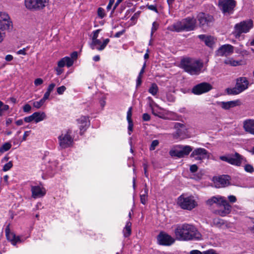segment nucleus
Wrapping results in <instances>:
<instances>
[{"mask_svg":"<svg viewBox=\"0 0 254 254\" xmlns=\"http://www.w3.org/2000/svg\"><path fill=\"white\" fill-rule=\"evenodd\" d=\"M174 233L176 239L186 241L193 239H199L200 234L192 225L185 223L175 226Z\"/></svg>","mask_w":254,"mask_h":254,"instance_id":"obj_1","label":"nucleus"},{"mask_svg":"<svg viewBox=\"0 0 254 254\" xmlns=\"http://www.w3.org/2000/svg\"><path fill=\"white\" fill-rule=\"evenodd\" d=\"M202 65L198 61L190 58L183 59L180 63V67L191 75L198 74Z\"/></svg>","mask_w":254,"mask_h":254,"instance_id":"obj_2","label":"nucleus"},{"mask_svg":"<svg viewBox=\"0 0 254 254\" xmlns=\"http://www.w3.org/2000/svg\"><path fill=\"white\" fill-rule=\"evenodd\" d=\"M196 20L194 18L188 17L174 24L173 30L179 32L182 31L193 30L195 27Z\"/></svg>","mask_w":254,"mask_h":254,"instance_id":"obj_3","label":"nucleus"},{"mask_svg":"<svg viewBox=\"0 0 254 254\" xmlns=\"http://www.w3.org/2000/svg\"><path fill=\"white\" fill-rule=\"evenodd\" d=\"M253 26V21L251 19L241 21L235 25L233 34L236 38H239L242 33H248Z\"/></svg>","mask_w":254,"mask_h":254,"instance_id":"obj_4","label":"nucleus"},{"mask_svg":"<svg viewBox=\"0 0 254 254\" xmlns=\"http://www.w3.org/2000/svg\"><path fill=\"white\" fill-rule=\"evenodd\" d=\"M49 0H25V7L32 11H41L49 5Z\"/></svg>","mask_w":254,"mask_h":254,"instance_id":"obj_5","label":"nucleus"},{"mask_svg":"<svg viewBox=\"0 0 254 254\" xmlns=\"http://www.w3.org/2000/svg\"><path fill=\"white\" fill-rule=\"evenodd\" d=\"M220 159L223 161L236 166H240L243 163L247 162V159L237 152H235L234 154L221 156L220 157Z\"/></svg>","mask_w":254,"mask_h":254,"instance_id":"obj_6","label":"nucleus"},{"mask_svg":"<svg viewBox=\"0 0 254 254\" xmlns=\"http://www.w3.org/2000/svg\"><path fill=\"white\" fill-rule=\"evenodd\" d=\"M72 131L68 129L62 132L58 136L60 147L64 149L71 146L73 142V137L71 136Z\"/></svg>","mask_w":254,"mask_h":254,"instance_id":"obj_7","label":"nucleus"},{"mask_svg":"<svg viewBox=\"0 0 254 254\" xmlns=\"http://www.w3.org/2000/svg\"><path fill=\"white\" fill-rule=\"evenodd\" d=\"M177 203L182 208L189 210L192 209L197 205L193 196H187L184 194L178 197Z\"/></svg>","mask_w":254,"mask_h":254,"instance_id":"obj_8","label":"nucleus"},{"mask_svg":"<svg viewBox=\"0 0 254 254\" xmlns=\"http://www.w3.org/2000/svg\"><path fill=\"white\" fill-rule=\"evenodd\" d=\"M192 150V148L190 146L178 145L170 150L169 154L172 157L182 158L188 155Z\"/></svg>","mask_w":254,"mask_h":254,"instance_id":"obj_9","label":"nucleus"},{"mask_svg":"<svg viewBox=\"0 0 254 254\" xmlns=\"http://www.w3.org/2000/svg\"><path fill=\"white\" fill-rule=\"evenodd\" d=\"M249 81L246 77H242L237 80L235 87L232 90V93L238 94L248 88Z\"/></svg>","mask_w":254,"mask_h":254,"instance_id":"obj_10","label":"nucleus"},{"mask_svg":"<svg viewBox=\"0 0 254 254\" xmlns=\"http://www.w3.org/2000/svg\"><path fill=\"white\" fill-rule=\"evenodd\" d=\"M47 119V115L44 112H36L31 115L24 118V121L26 123L34 122L37 124Z\"/></svg>","mask_w":254,"mask_h":254,"instance_id":"obj_11","label":"nucleus"},{"mask_svg":"<svg viewBox=\"0 0 254 254\" xmlns=\"http://www.w3.org/2000/svg\"><path fill=\"white\" fill-rule=\"evenodd\" d=\"M236 6L234 0H219V6L224 13L231 12Z\"/></svg>","mask_w":254,"mask_h":254,"instance_id":"obj_12","label":"nucleus"},{"mask_svg":"<svg viewBox=\"0 0 254 254\" xmlns=\"http://www.w3.org/2000/svg\"><path fill=\"white\" fill-rule=\"evenodd\" d=\"M158 243L162 246H170L175 242V239L164 232H161L157 236Z\"/></svg>","mask_w":254,"mask_h":254,"instance_id":"obj_13","label":"nucleus"},{"mask_svg":"<svg viewBox=\"0 0 254 254\" xmlns=\"http://www.w3.org/2000/svg\"><path fill=\"white\" fill-rule=\"evenodd\" d=\"M208 151L203 148L195 149L191 154V157L194 158L195 160H202L209 157Z\"/></svg>","mask_w":254,"mask_h":254,"instance_id":"obj_14","label":"nucleus"},{"mask_svg":"<svg viewBox=\"0 0 254 254\" xmlns=\"http://www.w3.org/2000/svg\"><path fill=\"white\" fill-rule=\"evenodd\" d=\"M211 89L212 86L209 83L202 82L194 86L192 92L194 94L200 95L210 91Z\"/></svg>","mask_w":254,"mask_h":254,"instance_id":"obj_15","label":"nucleus"},{"mask_svg":"<svg viewBox=\"0 0 254 254\" xmlns=\"http://www.w3.org/2000/svg\"><path fill=\"white\" fill-rule=\"evenodd\" d=\"M230 177L223 175L214 178V182L216 188H222L228 186L230 184Z\"/></svg>","mask_w":254,"mask_h":254,"instance_id":"obj_16","label":"nucleus"},{"mask_svg":"<svg viewBox=\"0 0 254 254\" xmlns=\"http://www.w3.org/2000/svg\"><path fill=\"white\" fill-rule=\"evenodd\" d=\"M220 206H222L223 208L220 209L217 211V213L220 216L223 217L225 216L231 212L232 206L226 199L225 197L221 202Z\"/></svg>","mask_w":254,"mask_h":254,"instance_id":"obj_17","label":"nucleus"},{"mask_svg":"<svg viewBox=\"0 0 254 254\" xmlns=\"http://www.w3.org/2000/svg\"><path fill=\"white\" fill-rule=\"evenodd\" d=\"M109 42L110 39L108 38L104 39L103 42L99 39L92 40V42L90 44V47L92 50L96 49L98 51H102L105 49Z\"/></svg>","mask_w":254,"mask_h":254,"instance_id":"obj_18","label":"nucleus"},{"mask_svg":"<svg viewBox=\"0 0 254 254\" xmlns=\"http://www.w3.org/2000/svg\"><path fill=\"white\" fill-rule=\"evenodd\" d=\"M197 19L200 26H207L212 21L213 17L204 13H199L197 16Z\"/></svg>","mask_w":254,"mask_h":254,"instance_id":"obj_19","label":"nucleus"},{"mask_svg":"<svg viewBox=\"0 0 254 254\" xmlns=\"http://www.w3.org/2000/svg\"><path fill=\"white\" fill-rule=\"evenodd\" d=\"M233 53V47L229 44L224 45L217 51L216 54L218 56H228Z\"/></svg>","mask_w":254,"mask_h":254,"instance_id":"obj_20","label":"nucleus"},{"mask_svg":"<svg viewBox=\"0 0 254 254\" xmlns=\"http://www.w3.org/2000/svg\"><path fill=\"white\" fill-rule=\"evenodd\" d=\"M9 16L5 12H0V28L3 30L9 29L11 27V23L8 21Z\"/></svg>","mask_w":254,"mask_h":254,"instance_id":"obj_21","label":"nucleus"},{"mask_svg":"<svg viewBox=\"0 0 254 254\" xmlns=\"http://www.w3.org/2000/svg\"><path fill=\"white\" fill-rule=\"evenodd\" d=\"M32 196L34 198L43 197L46 193V190L40 186H33L31 187Z\"/></svg>","mask_w":254,"mask_h":254,"instance_id":"obj_22","label":"nucleus"},{"mask_svg":"<svg viewBox=\"0 0 254 254\" xmlns=\"http://www.w3.org/2000/svg\"><path fill=\"white\" fill-rule=\"evenodd\" d=\"M80 130V133L82 134L89 126L88 118L86 116H82L77 120Z\"/></svg>","mask_w":254,"mask_h":254,"instance_id":"obj_23","label":"nucleus"},{"mask_svg":"<svg viewBox=\"0 0 254 254\" xmlns=\"http://www.w3.org/2000/svg\"><path fill=\"white\" fill-rule=\"evenodd\" d=\"M5 233L7 239L10 241L13 246H15L16 244L23 241L21 239L19 236H16L13 233L9 232L8 229H6Z\"/></svg>","mask_w":254,"mask_h":254,"instance_id":"obj_24","label":"nucleus"},{"mask_svg":"<svg viewBox=\"0 0 254 254\" xmlns=\"http://www.w3.org/2000/svg\"><path fill=\"white\" fill-rule=\"evenodd\" d=\"M243 127L245 130L254 134V120L248 119L244 122Z\"/></svg>","mask_w":254,"mask_h":254,"instance_id":"obj_25","label":"nucleus"},{"mask_svg":"<svg viewBox=\"0 0 254 254\" xmlns=\"http://www.w3.org/2000/svg\"><path fill=\"white\" fill-rule=\"evenodd\" d=\"M241 102L240 100L221 102L220 103V106L225 110H228L237 106H239Z\"/></svg>","mask_w":254,"mask_h":254,"instance_id":"obj_26","label":"nucleus"},{"mask_svg":"<svg viewBox=\"0 0 254 254\" xmlns=\"http://www.w3.org/2000/svg\"><path fill=\"white\" fill-rule=\"evenodd\" d=\"M198 37L202 41H204L206 45L211 47L215 43V40L213 37L204 34L199 35Z\"/></svg>","mask_w":254,"mask_h":254,"instance_id":"obj_27","label":"nucleus"},{"mask_svg":"<svg viewBox=\"0 0 254 254\" xmlns=\"http://www.w3.org/2000/svg\"><path fill=\"white\" fill-rule=\"evenodd\" d=\"M224 197L221 195L214 196L208 199L206 201V204L209 206L215 203L220 206V204Z\"/></svg>","mask_w":254,"mask_h":254,"instance_id":"obj_28","label":"nucleus"},{"mask_svg":"<svg viewBox=\"0 0 254 254\" xmlns=\"http://www.w3.org/2000/svg\"><path fill=\"white\" fill-rule=\"evenodd\" d=\"M73 64V60L68 57H65L62 59L58 63L59 67H63L65 64L67 67L71 66Z\"/></svg>","mask_w":254,"mask_h":254,"instance_id":"obj_29","label":"nucleus"},{"mask_svg":"<svg viewBox=\"0 0 254 254\" xmlns=\"http://www.w3.org/2000/svg\"><path fill=\"white\" fill-rule=\"evenodd\" d=\"M58 163L56 161L52 162L49 165L47 166V174L50 177H52L56 172V168Z\"/></svg>","mask_w":254,"mask_h":254,"instance_id":"obj_30","label":"nucleus"},{"mask_svg":"<svg viewBox=\"0 0 254 254\" xmlns=\"http://www.w3.org/2000/svg\"><path fill=\"white\" fill-rule=\"evenodd\" d=\"M131 223L128 221L126 223V225L123 229V232L125 237H128L131 233Z\"/></svg>","mask_w":254,"mask_h":254,"instance_id":"obj_31","label":"nucleus"},{"mask_svg":"<svg viewBox=\"0 0 254 254\" xmlns=\"http://www.w3.org/2000/svg\"><path fill=\"white\" fill-rule=\"evenodd\" d=\"M213 224L218 228L227 227V224L223 220L219 218H215L213 220Z\"/></svg>","mask_w":254,"mask_h":254,"instance_id":"obj_32","label":"nucleus"},{"mask_svg":"<svg viewBox=\"0 0 254 254\" xmlns=\"http://www.w3.org/2000/svg\"><path fill=\"white\" fill-rule=\"evenodd\" d=\"M174 127L177 129V134L178 136H181L182 135V130L186 129L185 126L184 124L179 123H174Z\"/></svg>","mask_w":254,"mask_h":254,"instance_id":"obj_33","label":"nucleus"},{"mask_svg":"<svg viewBox=\"0 0 254 254\" xmlns=\"http://www.w3.org/2000/svg\"><path fill=\"white\" fill-rule=\"evenodd\" d=\"M147 100L149 101V106L152 110V113L153 115H154L156 116L159 117L160 118H163V117L159 115L157 113L155 112L154 109L153 108V105H154L155 106H156L157 108H159V109H161L160 107H159V106L156 104L154 102L152 98L150 97H148L147 98Z\"/></svg>","mask_w":254,"mask_h":254,"instance_id":"obj_34","label":"nucleus"},{"mask_svg":"<svg viewBox=\"0 0 254 254\" xmlns=\"http://www.w3.org/2000/svg\"><path fill=\"white\" fill-rule=\"evenodd\" d=\"M11 147V144L7 142L3 143L0 148V154H3L4 152L9 150Z\"/></svg>","mask_w":254,"mask_h":254,"instance_id":"obj_35","label":"nucleus"},{"mask_svg":"<svg viewBox=\"0 0 254 254\" xmlns=\"http://www.w3.org/2000/svg\"><path fill=\"white\" fill-rule=\"evenodd\" d=\"M158 87L156 84L152 83L148 89V92L153 96H155L158 92Z\"/></svg>","mask_w":254,"mask_h":254,"instance_id":"obj_36","label":"nucleus"},{"mask_svg":"<svg viewBox=\"0 0 254 254\" xmlns=\"http://www.w3.org/2000/svg\"><path fill=\"white\" fill-rule=\"evenodd\" d=\"M9 107L7 105L4 104L3 103L0 101V117L4 115V113L7 111Z\"/></svg>","mask_w":254,"mask_h":254,"instance_id":"obj_37","label":"nucleus"},{"mask_svg":"<svg viewBox=\"0 0 254 254\" xmlns=\"http://www.w3.org/2000/svg\"><path fill=\"white\" fill-rule=\"evenodd\" d=\"M148 190L144 189V193L140 195V201L143 204H145L147 200Z\"/></svg>","mask_w":254,"mask_h":254,"instance_id":"obj_38","label":"nucleus"},{"mask_svg":"<svg viewBox=\"0 0 254 254\" xmlns=\"http://www.w3.org/2000/svg\"><path fill=\"white\" fill-rule=\"evenodd\" d=\"M166 99V101L170 102H173L175 100V97L174 94L172 93L169 92L167 93L166 95V97H164V100H165Z\"/></svg>","mask_w":254,"mask_h":254,"instance_id":"obj_39","label":"nucleus"},{"mask_svg":"<svg viewBox=\"0 0 254 254\" xmlns=\"http://www.w3.org/2000/svg\"><path fill=\"white\" fill-rule=\"evenodd\" d=\"M45 101L44 99H40L38 101H35L33 103V106L36 109H40L45 103Z\"/></svg>","mask_w":254,"mask_h":254,"instance_id":"obj_40","label":"nucleus"},{"mask_svg":"<svg viewBox=\"0 0 254 254\" xmlns=\"http://www.w3.org/2000/svg\"><path fill=\"white\" fill-rule=\"evenodd\" d=\"M244 169L245 171L248 173H253L254 172V168L253 166L250 164H246L244 166Z\"/></svg>","mask_w":254,"mask_h":254,"instance_id":"obj_41","label":"nucleus"},{"mask_svg":"<svg viewBox=\"0 0 254 254\" xmlns=\"http://www.w3.org/2000/svg\"><path fill=\"white\" fill-rule=\"evenodd\" d=\"M12 162L11 161H9L3 166L2 171L4 172L7 171L12 168Z\"/></svg>","mask_w":254,"mask_h":254,"instance_id":"obj_42","label":"nucleus"},{"mask_svg":"<svg viewBox=\"0 0 254 254\" xmlns=\"http://www.w3.org/2000/svg\"><path fill=\"white\" fill-rule=\"evenodd\" d=\"M167 115L169 116V117H168V119L172 120H177L178 118V116L175 113L173 112H168Z\"/></svg>","mask_w":254,"mask_h":254,"instance_id":"obj_43","label":"nucleus"},{"mask_svg":"<svg viewBox=\"0 0 254 254\" xmlns=\"http://www.w3.org/2000/svg\"><path fill=\"white\" fill-rule=\"evenodd\" d=\"M159 27V24L157 23L156 22H154L152 23V26L151 28V37L153 36V33L157 30Z\"/></svg>","mask_w":254,"mask_h":254,"instance_id":"obj_44","label":"nucleus"},{"mask_svg":"<svg viewBox=\"0 0 254 254\" xmlns=\"http://www.w3.org/2000/svg\"><path fill=\"white\" fill-rule=\"evenodd\" d=\"M159 145V141L158 140H154L152 141L149 149L153 151L155 149L156 146Z\"/></svg>","mask_w":254,"mask_h":254,"instance_id":"obj_45","label":"nucleus"},{"mask_svg":"<svg viewBox=\"0 0 254 254\" xmlns=\"http://www.w3.org/2000/svg\"><path fill=\"white\" fill-rule=\"evenodd\" d=\"M66 87L64 85L59 87L57 89V93L59 95H62L66 90Z\"/></svg>","mask_w":254,"mask_h":254,"instance_id":"obj_46","label":"nucleus"},{"mask_svg":"<svg viewBox=\"0 0 254 254\" xmlns=\"http://www.w3.org/2000/svg\"><path fill=\"white\" fill-rule=\"evenodd\" d=\"M97 12H98V16L101 18H103L105 15V14L104 12V10L103 8H102L101 7L98 8Z\"/></svg>","mask_w":254,"mask_h":254,"instance_id":"obj_47","label":"nucleus"},{"mask_svg":"<svg viewBox=\"0 0 254 254\" xmlns=\"http://www.w3.org/2000/svg\"><path fill=\"white\" fill-rule=\"evenodd\" d=\"M226 64H230L233 66H237L239 64V62L233 60H229L225 62Z\"/></svg>","mask_w":254,"mask_h":254,"instance_id":"obj_48","label":"nucleus"},{"mask_svg":"<svg viewBox=\"0 0 254 254\" xmlns=\"http://www.w3.org/2000/svg\"><path fill=\"white\" fill-rule=\"evenodd\" d=\"M128 126V134L130 135L131 134V132L133 129V123L132 120H127Z\"/></svg>","mask_w":254,"mask_h":254,"instance_id":"obj_49","label":"nucleus"},{"mask_svg":"<svg viewBox=\"0 0 254 254\" xmlns=\"http://www.w3.org/2000/svg\"><path fill=\"white\" fill-rule=\"evenodd\" d=\"M99 103L102 107V109H103L106 105V97L104 96L101 97L99 100Z\"/></svg>","mask_w":254,"mask_h":254,"instance_id":"obj_50","label":"nucleus"},{"mask_svg":"<svg viewBox=\"0 0 254 254\" xmlns=\"http://www.w3.org/2000/svg\"><path fill=\"white\" fill-rule=\"evenodd\" d=\"M43 83V80L41 78H36L34 80V84L36 86L42 84Z\"/></svg>","mask_w":254,"mask_h":254,"instance_id":"obj_51","label":"nucleus"},{"mask_svg":"<svg viewBox=\"0 0 254 254\" xmlns=\"http://www.w3.org/2000/svg\"><path fill=\"white\" fill-rule=\"evenodd\" d=\"M23 110L24 112L28 113L31 111V107L30 105L26 104L23 106Z\"/></svg>","mask_w":254,"mask_h":254,"instance_id":"obj_52","label":"nucleus"},{"mask_svg":"<svg viewBox=\"0 0 254 254\" xmlns=\"http://www.w3.org/2000/svg\"><path fill=\"white\" fill-rule=\"evenodd\" d=\"M55 86H56V84L55 83H51L48 86V87L47 88V91L49 92H50L51 93V92L53 90V89L55 87Z\"/></svg>","mask_w":254,"mask_h":254,"instance_id":"obj_53","label":"nucleus"},{"mask_svg":"<svg viewBox=\"0 0 254 254\" xmlns=\"http://www.w3.org/2000/svg\"><path fill=\"white\" fill-rule=\"evenodd\" d=\"M100 30L98 29L93 32V36L92 38V40H94L97 39L99 33L100 32Z\"/></svg>","mask_w":254,"mask_h":254,"instance_id":"obj_54","label":"nucleus"},{"mask_svg":"<svg viewBox=\"0 0 254 254\" xmlns=\"http://www.w3.org/2000/svg\"><path fill=\"white\" fill-rule=\"evenodd\" d=\"M228 200L231 203H234L237 201V198L235 196L233 195H229L228 197Z\"/></svg>","mask_w":254,"mask_h":254,"instance_id":"obj_55","label":"nucleus"},{"mask_svg":"<svg viewBox=\"0 0 254 254\" xmlns=\"http://www.w3.org/2000/svg\"><path fill=\"white\" fill-rule=\"evenodd\" d=\"M147 7L151 10H152V11H155V12L156 13H158V11L156 8V6L154 5H146Z\"/></svg>","mask_w":254,"mask_h":254,"instance_id":"obj_56","label":"nucleus"},{"mask_svg":"<svg viewBox=\"0 0 254 254\" xmlns=\"http://www.w3.org/2000/svg\"><path fill=\"white\" fill-rule=\"evenodd\" d=\"M131 111H132V108L130 107L128 109V111L127 112V120H131V115H132Z\"/></svg>","mask_w":254,"mask_h":254,"instance_id":"obj_57","label":"nucleus"},{"mask_svg":"<svg viewBox=\"0 0 254 254\" xmlns=\"http://www.w3.org/2000/svg\"><path fill=\"white\" fill-rule=\"evenodd\" d=\"M203 254H219L217 253L215 250H214L213 249H210V250H208L206 251H204Z\"/></svg>","mask_w":254,"mask_h":254,"instance_id":"obj_58","label":"nucleus"},{"mask_svg":"<svg viewBox=\"0 0 254 254\" xmlns=\"http://www.w3.org/2000/svg\"><path fill=\"white\" fill-rule=\"evenodd\" d=\"M198 169V167L197 166L194 164V165H192L190 166V171L191 172V173H194L195 172L197 171Z\"/></svg>","mask_w":254,"mask_h":254,"instance_id":"obj_59","label":"nucleus"},{"mask_svg":"<svg viewBox=\"0 0 254 254\" xmlns=\"http://www.w3.org/2000/svg\"><path fill=\"white\" fill-rule=\"evenodd\" d=\"M142 119L144 121H148L150 119V116L149 114L144 113L142 116Z\"/></svg>","mask_w":254,"mask_h":254,"instance_id":"obj_60","label":"nucleus"},{"mask_svg":"<svg viewBox=\"0 0 254 254\" xmlns=\"http://www.w3.org/2000/svg\"><path fill=\"white\" fill-rule=\"evenodd\" d=\"M30 131H26L24 132L22 141H25L27 139V137L29 135Z\"/></svg>","mask_w":254,"mask_h":254,"instance_id":"obj_61","label":"nucleus"},{"mask_svg":"<svg viewBox=\"0 0 254 254\" xmlns=\"http://www.w3.org/2000/svg\"><path fill=\"white\" fill-rule=\"evenodd\" d=\"M114 2H115V0H109V2L107 6V10H109L111 8V7H112V5H113V4L114 3Z\"/></svg>","mask_w":254,"mask_h":254,"instance_id":"obj_62","label":"nucleus"},{"mask_svg":"<svg viewBox=\"0 0 254 254\" xmlns=\"http://www.w3.org/2000/svg\"><path fill=\"white\" fill-rule=\"evenodd\" d=\"M50 94L51 93L50 92L46 91L44 94L43 97L42 99H44V100L46 101V100L49 98Z\"/></svg>","mask_w":254,"mask_h":254,"instance_id":"obj_63","label":"nucleus"},{"mask_svg":"<svg viewBox=\"0 0 254 254\" xmlns=\"http://www.w3.org/2000/svg\"><path fill=\"white\" fill-rule=\"evenodd\" d=\"M190 254H203V252H201L198 250H192L190 252Z\"/></svg>","mask_w":254,"mask_h":254,"instance_id":"obj_64","label":"nucleus"}]
</instances>
